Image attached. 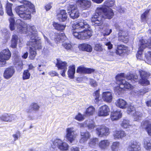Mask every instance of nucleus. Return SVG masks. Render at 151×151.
Listing matches in <instances>:
<instances>
[{"label": "nucleus", "mask_w": 151, "mask_h": 151, "mask_svg": "<svg viewBox=\"0 0 151 151\" xmlns=\"http://www.w3.org/2000/svg\"><path fill=\"white\" fill-rule=\"evenodd\" d=\"M15 25L17 31L21 33H27L28 27L29 28L30 33H29L28 37L29 36L30 40L27 44L30 48L29 58L30 59H33L36 55V50H40L42 48L41 41L37 39V31L35 27L33 25H27L20 19L16 21Z\"/></svg>", "instance_id": "f257e3e1"}, {"label": "nucleus", "mask_w": 151, "mask_h": 151, "mask_svg": "<svg viewBox=\"0 0 151 151\" xmlns=\"http://www.w3.org/2000/svg\"><path fill=\"white\" fill-rule=\"evenodd\" d=\"M138 77L135 74L130 73L129 75L125 76L124 73H120L117 75L116 77L117 83L120 85L119 86L116 87L114 89V92L117 96H120L124 92V89H129L131 87V84L124 79L126 78L128 80L136 81Z\"/></svg>", "instance_id": "f03ea898"}, {"label": "nucleus", "mask_w": 151, "mask_h": 151, "mask_svg": "<svg viewBox=\"0 0 151 151\" xmlns=\"http://www.w3.org/2000/svg\"><path fill=\"white\" fill-rule=\"evenodd\" d=\"M139 47L138 51L136 55V57L138 59L142 60L143 58L142 54V51L145 49L151 50V39L149 41L142 40L139 41ZM145 57L146 59L145 62L151 65V51L148 50L147 53L145 54Z\"/></svg>", "instance_id": "7ed1b4c3"}, {"label": "nucleus", "mask_w": 151, "mask_h": 151, "mask_svg": "<svg viewBox=\"0 0 151 151\" xmlns=\"http://www.w3.org/2000/svg\"><path fill=\"white\" fill-rule=\"evenodd\" d=\"M32 9L27 6L24 7L22 6H17L15 9L17 14L24 20H29L31 19V13L35 12V7L33 11Z\"/></svg>", "instance_id": "20e7f679"}, {"label": "nucleus", "mask_w": 151, "mask_h": 151, "mask_svg": "<svg viewBox=\"0 0 151 151\" xmlns=\"http://www.w3.org/2000/svg\"><path fill=\"white\" fill-rule=\"evenodd\" d=\"M50 144L51 148L56 150L58 149L61 150L66 151L69 148L67 143L59 139L52 140Z\"/></svg>", "instance_id": "39448f33"}, {"label": "nucleus", "mask_w": 151, "mask_h": 151, "mask_svg": "<svg viewBox=\"0 0 151 151\" xmlns=\"http://www.w3.org/2000/svg\"><path fill=\"white\" fill-rule=\"evenodd\" d=\"M96 12L98 14H99L103 17L111 19L114 16L113 10L111 9H107L104 6L98 7L96 9Z\"/></svg>", "instance_id": "423d86ee"}, {"label": "nucleus", "mask_w": 151, "mask_h": 151, "mask_svg": "<svg viewBox=\"0 0 151 151\" xmlns=\"http://www.w3.org/2000/svg\"><path fill=\"white\" fill-rule=\"evenodd\" d=\"M11 54L8 49L2 50L0 52V67H4L6 63V61L10 58Z\"/></svg>", "instance_id": "0eeeda50"}, {"label": "nucleus", "mask_w": 151, "mask_h": 151, "mask_svg": "<svg viewBox=\"0 0 151 151\" xmlns=\"http://www.w3.org/2000/svg\"><path fill=\"white\" fill-rule=\"evenodd\" d=\"M12 4L9 3H7L6 5V11L7 14L11 17L9 19L10 22V28L12 31L13 30L15 29V20L13 17L14 16L12 10Z\"/></svg>", "instance_id": "6e6552de"}, {"label": "nucleus", "mask_w": 151, "mask_h": 151, "mask_svg": "<svg viewBox=\"0 0 151 151\" xmlns=\"http://www.w3.org/2000/svg\"><path fill=\"white\" fill-rule=\"evenodd\" d=\"M88 20L80 19L75 22L73 26V29L78 31H82L90 28V26L87 22Z\"/></svg>", "instance_id": "1a4fd4ad"}, {"label": "nucleus", "mask_w": 151, "mask_h": 151, "mask_svg": "<svg viewBox=\"0 0 151 151\" xmlns=\"http://www.w3.org/2000/svg\"><path fill=\"white\" fill-rule=\"evenodd\" d=\"M114 27L116 31L118 32L119 40L125 43H127L129 40L127 32L123 31L117 24H115Z\"/></svg>", "instance_id": "9d476101"}, {"label": "nucleus", "mask_w": 151, "mask_h": 151, "mask_svg": "<svg viewBox=\"0 0 151 151\" xmlns=\"http://www.w3.org/2000/svg\"><path fill=\"white\" fill-rule=\"evenodd\" d=\"M104 18L99 14H98L96 12V10L95 15L92 16L91 20L93 25L95 27L99 26L100 29H102L103 26L102 25L103 22Z\"/></svg>", "instance_id": "9b49d317"}, {"label": "nucleus", "mask_w": 151, "mask_h": 151, "mask_svg": "<svg viewBox=\"0 0 151 151\" xmlns=\"http://www.w3.org/2000/svg\"><path fill=\"white\" fill-rule=\"evenodd\" d=\"M139 73L141 78L140 82L141 85L145 86L149 85L150 82L148 79L151 76L150 73L142 70H139Z\"/></svg>", "instance_id": "f8f14e48"}, {"label": "nucleus", "mask_w": 151, "mask_h": 151, "mask_svg": "<svg viewBox=\"0 0 151 151\" xmlns=\"http://www.w3.org/2000/svg\"><path fill=\"white\" fill-rule=\"evenodd\" d=\"M67 9L68 11H70L71 13L70 15L72 18L75 19L78 17L79 13L76 5L71 3L68 6Z\"/></svg>", "instance_id": "ddd939ff"}, {"label": "nucleus", "mask_w": 151, "mask_h": 151, "mask_svg": "<svg viewBox=\"0 0 151 151\" xmlns=\"http://www.w3.org/2000/svg\"><path fill=\"white\" fill-rule=\"evenodd\" d=\"M96 132L100 137L107 136L110 134L109 128L103 125L99 126L96 128Z\"/></svg>", "instance_id": "4468645a"}, {"label": "nucleus", "mask_w": 151, "mask_h": 151, "mask_svg": "<svg viewBox=\"0 0 151 151\" xmlns=\"http://www.w3.org/2000/svg\"><path fill=\"white\" fill-rule=\"evenodd\" d=\"M49 36L51 40H54L56 43L63 42L66 39V36L64 34H58L53 32H50Z\"/></svg>", "instance_id": "2eb2a0df"}, {"label": "nucleus", "mask_w": 151, "mask_h": 151, "mask_svg": "<svg viewBox=\"0 0 151 151\" xmlns=\"http://www.w3.org/2000/svg\"><path fill=\"white\" fill-rule=\"evenodd\" d=\"M127 112L128 114L134 116V120L135 121L140 120L142 115L140 112L136 111L135 108L131 105L128 108Z\"/></svg>", "instance_id": "dca6fc26"}, {"label": "nucleus", "mask_w": 151, "mask_h": 151, "mask_svg": "<svg viewBox=\"0 0 151 151\" xmlns=\"http://www.w3.org/2000/svg\"><path fill=\"white\" fill-rule=\"evenodd\" d=\"M56 65L58 69L62 70L60 72L62 76L63 77L65 76V73L67 70V65L66 62H63L59 59H57Z\"/></svg>", "instance_id": "f3484780"}, {"label": "nucleus", "mask_w": 151, "mask_h": 151, "mask_svg": "<svg viewBox=\"0 0 151 151\" xmlns=\"http://www.w3.org/2000/svg\"><path fill=\"white\" fill-rule=\"evenodd\" d=\"M66 139L71 143L76 138V135L75 133V131L73 127L68 128L66 129Z\"/></svg>", "instance_id": "a211bd4d"}, {"label": "nucleus", "mask_w": 151, "mask_h": 151, "mask_svg": "<svg viewBox=\"0 0 151 151\" xmlns=\"http://www.w3.org/2000/svg\"><path fill=\"white\" fill-rule=\"evenodd\" d=\"M76 3L81 9L86 10L89 8L91 4L90 0H78Z\"/></svg>", "instance_id": "6ab92c4d"}, {"label": "nucleus", "mask_w": 151, "mask_h": 151, "mask_svg": "<svg viewBox=\"0 0 151 151\" xmlns=\"http://www.w3.org/2000/svg\"><path fill=\"white\" fill-rule=\"evenodd\" d=\"M110 112V109L106 105H104L100 107L99 109L98 115L99 116H106Z\"/></svg>", "instance_id": "aec40b11"}, {"label": "nucleus", "mask_w": 151, "mask_h": 151, "mask_svg": "<svg viewBox=\"0 0 151 151\" xmlns=\"http://www.w3.org/2000/svg\"><path fill=\"white\" fill-rule=\"evenodd\" d=\"M67 18L68 14L65 10H60L57 14V18L60 22H65Z\"/></svg>", "instance_id": "412c9836"}, {"label": "nucleus", "mask_w": 151, "mask_h": 151, "mask_svg": "<svg viewBox=\"0 0 151 151\" xmlns=\"http://www.w3.org/2000/svg\"><path fill=\"white\" fill-rule=\"evenodd\" d=\"M127 149L129 151H139L141 149L140 145L135 141H133L129 144Z\"/></svg>", "instance_id": "4be33fe9"}, {"label": "nucleus", "mask_w": 151, "mask_h": 151, "mask_svg": "<svg viewBox=\"0 0 151 151\" xmlns=\"http://www.w3.org/2000/svg\"><path fill=\"white\" fill-rule=\"evenodd\" d=\"M16 118L15 115L8 114H4L0 116V119L1 121L8 122H12Z\"/></svg>", "instance_id": "5701e85b"}, {"label": "nucleus", "mask_w": 151, "mask_h": 151, "mask_svg": "<svg viewBox=\"0 0 151 151\" xmlns=\"http://www.w3.org/2000/svg\"><path fill=\"white\" fill-rule=\"evenodd\" d=\"M94 122L91 119H89L86 121L83 124H81V127H87L89 130H92L95 127Z\"/></svg>", "instance_id": "b1692460"}, {"label": "nucleus", "mask_w": 151, "mask_h": 151, "mask_svg": "<svg viewBox=\"0 0 151 151\" xmlns=\"http://www.w3.org/2000/svg\"><path fill=\"white\" fill-rule=\"evenodd\" d=\"M15 73V70L14 67H11L6 68L5 70L4 76V78L8 79L10 78Z\"/></svg>", "instance_id": "393cba45"}, {"label": "nucleus", "mask_w": 151, "mask_h": 151, "mask_svg": "<svg viewBox=\"0 0 151 151\" xmlns=\"http://www.w3.org/2000/svg\"><path fill=\"white\" fill-rule=\"evenodd\" d=\"M113 136L115 139H119L125 137L126 136V134L122 130H116L113 132Z\"/></svg>", "instance_id": "a878e982"}, {"label": "nucleus", "mask_w": 151, "mask_h": 151, "mask_svg": "<svg viewBox=\"0 0 151 151\" xmlns=\"http://www.w3.org/2000/svg\"><path fill=\"white\" fill-rule=\"evenodd\" d=\"M102 98L104 101L110 103L112 100L113 94L111 92L109 91H104L102 93Z\"/></svg>", "instance_id": "bb28decb"}, {"label": "nucleus", "mask_w": 151, "mask_h": 151, "mask_svg": "<svg viewBox=\"0 0 151 151\" xmlns=\"http://www.w3.org/2000/svg\"><path fill=\"white\" fill-rule=\"evenodd\" d=\"M81 138L79 141L81 143H83L87 142L91 136L90 133L87 131L81 132Z\"/></svg>", "instance_id": "cd10ccee"}, {"label": "nucleus", "mask_w": 151, "mask_h": 151, "mask_svg": "<svg viewBox=\"0 0 151 151\" xmlns=\"http://www.w3.org/2000/svg\"><path fill=\"white\" fill-rule=\"evenodd\" d=\"M95 70L93 69L87 68L82 66H80L77 69L76 72L78 73H83L90 74L93 73Z\"/></svg>", "instance_id": "c85d7f7f"}, {"label": "nucleus", "mask_w": 151, "mask_h": 151, "mask_svg": "<svg viewBox=\"0 0 151 151\" xmlns=\"http://www.w3.org/2000/svg\"><path fill=\"white\" fill-rule=\"evenodd\" d=\"M81 40H85L89 38L92 35L91 30L89 28L82 30Z\"/></svg>", "instance_id": "c756f323"}, {"label": "nucleus", "mask_w": 151, "mask_h": 151, "mask_svg": "<svg viewBox=\"0 0 151 151\" xmlns=\"http://www.w3.org/2000/svg\"><path fill=\"white\" fill-rule=\"evenodd\" d=\"M122 116L121 111L117 110L112 112L111 114V118L112 121L116 120L120 118Z\"/></svg>", "instance_id": "7c9ffc66"}, {"label": "nucleus", "mask_w": 151, "mask_h": 151, "mask_svg": "<svg viewBox=\"0 0 151 151\" xmlns=\"http://www.w3.org/2000/svg\"><path fill=\"white\" fill-rule=\"evenodd\" d=\"M40 106L36 103H33L31 104L29 108L26 110L28 113H31L33 111L36 112L38 111Z\"/></svg>", "instance_id": "2f4dec72"}, {"label": "nucleus", "mask_w": 151, "mask_h": 151, "mask_svg": "<svg viewBox=\"0 0 151 151\" xmlns=\"http://www.w3.org/2000/svg\"><path fill=\"white\" fill-rule=\"evenodd\" d=\"M141 125L143 128L146 129L149 135L151 136V122L145 121L142 123Z\"/></svg>", "instance_id": "473e14b6"}, {"label": "nucleus", "mask_w": 151, "mask_h": 151, "mask_svg": "<svg viewBox=\"0 0 151 151\" xmlns=\"http://www.w3.org/2000/svg\"><path fill=\"white\" fill-rule=\"evenodd\" d=\"M128 48L127 46L122 45H118L116 50V53L117 55H120L126 52Z\"/></svg>", "instance_id": "72a5a7b5"}, {"label": "nucleus", "mask_w": 151, "mask_h": 151, "mask_svg": "<svg viewBox=\"0 0 151 151\" xmlns=\"http://www.w3.org/2000/svg\"><path fill=\"white\" fill-rule=\"evenodd\" d=\"M78 47L81 50L88 52H91L92 50V48L91 45L84 43L79 45Z\"/></svg>", "instance_id": "f704fd0d"}, {"label": "nucleus", "mask_w": 151, "mask_h": 151, "mask_svg": "<svg viewBox=\"0 0 151 151\" xmlns=\"http://www.w3.org/2000/svg\"><path fill=\"white\" fill-rule=\"evenodd\" d=\"M19 2L23 3V5L19 6H22L24 7L27 6L29 8L32 9V10H34V5L32 4L30 2L26 0H18Z\"/></svg>", "instance_id": "c9c22d12"}, {"label": "nucleus", "mask_w": 151, "mask_h": 151, "mask_svg": "<svg viewBox=\"0 0 151 151\" xmlns=\"http://www.w3.org/2000/svg\"><path fill=\"white\" fill-rule=\"evenodd\" d=\"M110 145V142L107 140H104L101 141L99 143V146L101 149H106Z\"/></svg>", "instance_id": "e433bc0d"}, {"label": "nucleus", "mask_w": 151, "mask_h": 151, "mask_svg": "<svg viewBox=\"0 0 151 151\" xmlns=\"http://www.w3.org/2000/svg\"><path fill=\"white\" fill-rule=\"evenodd\" d=\"M116 104L117 106L121 108L124 109L127 107V103L124 100L119 99L117 101Z\"/></svg>", "instance_id": "4c0bfd02"}, {"label": "nucleus", "mask_w": 151, "mask_h": 151, "mask_svg": "<svg viewBox=\"0 0 151 151\" xmlns=\"http://www.w3.org/2000/svg\"><path fill=\"white\" fill-rule=\"evenodd\" d=\"M18 37L17 35H12L11 40V44L10 46L13 48H16Z\"/></svg>", "instance_id": "58836bf2"}, {"label": "nucleus", "mask_w": 151, "mask_h": 151, "mask_svg": "<svg viewBox=\"0 0 151 151\" xmlns=\"http://www.w3.org/2000/svg\"><path fill=\"white\" fill-rule=\"evenodd\" d=\"M68 77L71 78H74V74L75 73V68L74 65L69 67L68 71Z\"/></svg>", "instance_id": "ea45409f"}, {"label": "nucleus", "mask_w": 151, "mask_h": 151, "mask_svg": "<svg viewBox=\"0 0 151 151\" xmlns=\"http://www.w3.org/2000/svg\"><path fill=\"white\" fill-rule=\"evenodd\" d=\"M144 146L147 150H150L151 149V143L150 138H146L144 139Z\"/></svg>", "instance_id": "a19ab883"}, {"label": "nucleus", "mask_w": 151, "mask_h": 151, "mask_svg": "<svg viewBox=\"0 0 151 151\" xmlns=\"http://www.w3.org/2000/svg\"><path fill=\"white\" fill-rule=\"evenodd\" d=\"M53 25L55 29L58 31H63L64 30L66 26L57 22H54Z\"/></svg>", "instance_id": "79ce46f5"}, {"label": "nucleus", "mask_w": 151, "mask_h": 151, "mask_svg": "<svg viewBox=\"0 0 151 151\" xmlns=\"http://www.w3.org/2000/svg\"><path fill=\"white\" fill-rule=\"evenodd\" d=\"M114 0H105L103 5L101 6H104L106 8L111 7L114 5Z\"/></svg>", "instance_id": "37998d69"}, {"label": "nucleus", "mask_w": 151, "mask_h": 151, "mask_svg": "<svg viewBox=\"0 0 151 151\" xmlns=\"http://www.w3.org/2000/svg\"><path fill=\"white\" fill-rule=\"evenodd\" d=\"M120 143L119 142H114L111 146V149L112 151H118Z\"/></svg>", "instance_id": "c03bdc74"}, {"label": "nucleus", "mask_w": 151, "mask_h": 151, "mask_svg": "<svg viewBox=\"0 0 151 151\" xmlns=\"http://www.w3.org/2000/svg\"><path fill=\"white\" fill-rule=\"evenodd\" d=\"M72 31L73 34L75 37L78 39L81 40V31H78L73 29Z\"/></svg>", "instance_id": "a18cd8bd"}, {"label": "nucleus", "mask_w": 151, "mask_h": 151, "mask_svg": "<svg viewBox=\"0 0 151 151\" xmlns=\"http://www.w3.org/2000/svg\"><path fill=\"white\" fill-rule=\"evenodd\" d=\"M95 111V109L93 106H90L87 109L85 114L86 116H89L93 114Z\"/></svg>", "instance_id": "49530a36"}, {"label": "nucleus", "mask_w": 151, "mask_h": 151, "mask_svg": "<svg viewBox=\"0 0 151 151\" xmlns=\"http://www.w3.org/2000/svg\"><path fill=\"white\" fill-rule=\"evenodd\" d=\"M98 139L96 138L91 139L88 142L89 146L92 147H94L98 144Z\"/></svg>", "instance_id": "de8ad7c7"}, {"label": "nucleus", "mask_w": 151, "mask_h": 151, "mask_svg": "<svg viewBox=\"0 0 151 151\" xmlns=\"http://www.w3.org/2000/svg\"><path fill=\"white\" fill-rule=\"evenodd\" d=\"M62 45L63 47L66 50H72L73 49V45L70 42H63Z\"/></svg>", "instance_id": "09e8293b"}, {"label": "nucleus", "mask_w": 151, "mask_h": 151, "mask_svg": "<svg viewBox=\"0 0 151 151\" xmlns=\"http://www.w3.org/2000/svg\"><path fill=\"white\" fill-rule=\"evenodd\" d=\"M122 127L124 128H127L130 126L129 121L127 119H124L121 124Z\"/></svg>", "instance_id": "8fccbe9b"}, {"label": "nucleus", "mask_w": 151, "mask_h": 151, "mask_svg": "<svg viewBox=\"0 0 151 151\" xmlns=\"http://www.w3.org/2000/svg\"><path fill=\"white\" fill-rule=\"evenodd\" d=\"M30 74L29 70H24L23 74V80L28 79L29 78Z\"/></svg>", "instance_id": "3c124183"}, {"label": "nucleus", "mask_w": 151, "mask_h": 151, "mask_svg": "<svg viewBox=\"0 0 151 151\" xmlns=\"http://www.w3.org/2000/svg\"><path fill=\"white\" fill-rule=\"evenodd\" d=\"M95 99L94 101L96 103L98 102L99 100V90H97L93 94Z\"/></svg>", "instance_id": "603ef678"}, {"label": "nucleus", "mask_w": 151, "mask_h": 151, "mask_svg": "<svg viewBox=\"0 0 151 151\" xmlns=\"http://www.w3.org/2000/svg\"><path fill=\"white\" fill-rule=\"evenodd\" d=\"M149 11L148 10L146 11L141 16V19L142 21H145L147 17V16L148 14Z\"/></svg>", "instance_id": "864d4df0"}, {"label": "nucleus", "mask_w": 151, "mask_h": 151, "mask_svg": "<svg viewBox=\"0 0 151 151\" xmlns=\"http://www.w3.org/2000/svg\"><path fill=\"white\" fill-rule=\"evenodd\" d=\"M104 32H105L103 33L104 36H107L109 35L112 32V30L111 29H110L109 28H106L105 29Z\"/></svg>", "instance_id": "5fc2aeb1"}, {"label": "nucleus", "mask_w": 151, "mask_h": 151, "mask_svg": "<svg viewBox=\"0 0 151 151\" xmlns=\"http://www.w3.org/2000/svg\"><path fill=\"white\" fill-rule=\"evenodd\" d=\"M75 119L79 121H81L84 119V115H82L80 113H78V114L75 117Z\"/></svg>", "instance_id": "6e6d98bb"}, {"label": "nucleus", "mask_w": 151, "mask_h": 151, "mask_svg": "<svg viewBox=\"0 0 151 151\" xmlns=\"http://www.w3.org/2000/svg\"><path fill=\"white\" fill-rule=\"evenodd\" d=\"M88 80L90 82V84L93 87H95L97 86L96 82L93 79L91 78H89Z\"/></svg>", "instance_id": "4d7b16f0"}, {"label": "nucleus", "mask_w": 151, "mask_h": 151, "mask_svg": "<svg viewBox=\"0 0 151 151\" xmlns=\"http://www.w3.org/2000/svg\"><path fill=\"white\" fill-rule=\"evenodd\" d=\"M94 49L97 51H101L102 50L101 45L100 44H97L95 45Z\"/></svg>", "instance_id": "13d9d810"}, {"label": "nucleus", "mask_w": 151, "mask_h": 151, "mask_svg": "<svg viewBox=\"0 0 151 151\" xmlns=\"http://www.w3.org/2000/svg\"><path fill=\"white\" fill-rule=\"evenodd\" d=\"M116 7V9L118 11L121 13H124L125 11L124 8L123 7Z\"/></svg>", "instance_id": "bf43d9fd"}, {"label": "nucleus", "mask_w": 151, "mask_h": 151, "mask_svg": "<svg viewBox=\"0 0 151 151\" xmlns=\"http://www.w3.org/2000/svg\"><path fill=\"white\" fill-rule=\"evenodd\" d=\"M52 3L50 2L47 4L45 6V8L46 11L49 10L52 7Z\"/></svg>", "instance_id": "052dcab7"}, {"label": "nucleus", "mask_w": 151, "mask_h": 151, "mask_svg": "<svg viewBox=\"0 0 151 151\" xmlns=\"http://www.w3.org/2000/svg\"><path fill=\"white\" fill-rule=\"evenodd\" d=\"M48 74L52 76H58V73L55 71H51L49 72Z\"/></svg>", "instance_id": "680f3d73"}, {"label": "nucleus", "mask_w": 151, "mask_h": 151, "mask_svg": "<svg viewBox=\"0 0 151 151\" xmlns=\"http://www.w3.org/2000/svg\"><path fill=\"white\" fill-rule=\"evenodd\" d=\"M105 45L107 46L109 49H111L113 47V45L110 42H108L105 43Z\"/></svg>", "instance_id": "e2e57ef3"}, {"label": "nucleus", "mask_w": 151, "mask_h": 151, "mask_svg": "<svg viewBox=\"0 0 151 151\" xmlns=\"http://www.w3.org/2000/svg\"><path fill=\"white\" fill-rule=\"evenodd\" d=\"M4 10L2 7V6L0 1V15L2 16L4 14Z\"/></svg>", "instance_id": "0e129e2a"}, {"label": "nucleus", "mask_w": 151, "mask_h": 151, "mask_svg": "<svg viewBox=\"0 0 151 151\" xmlns=\"http://www.w3.org/2000/svg\"><path fill=\"white\" fill-rule=\"evenodd\" d=\"M70 151H80V150L78 147H73L70 148Z\"/></svg>", "instance_id": "69168bd1"}, {"label": "nucleus", "mask_w": 151, "mask_h": 151, "mask_svg": "<svg viewBox=\"0 0 151 151\" xmlns=\"http://www.w3.org/2000/svg\"><path fill=\"white\" fill-rule=\"evenodd\" d=\"M37 68L38 70L39 71H41L44 70V67L43 65H39Z\"/></svg>", "instance_id": "338daca9"}, {"label": "nucleus", "mask_w": 151, "mask_h": 151, "mask_svg": "<svg viewBox=\"0 0 151 151\" xmlns=\"http://www.w3.org/2000/svg\"><path fill=\"white\" fill-rule=\"evenodd\" d=\"M23 68V66L22 64H20L16 68L19 71H21Z\"/></svg>", "instance_id": "774afa93"}]
</instances>
